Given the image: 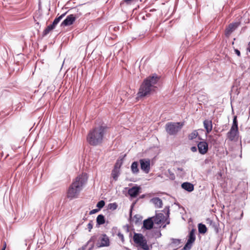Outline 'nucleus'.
Returning <instances> with one entry per match:
<instances>
[{
	"label": "nucleus",
	"instance_id": "nucleus-1",
	"mask_svg": "<svg viewBox=\"0 0 250 250\" xmlns=\"http://www.w3.org/2000/svg\"><path fill=\"white\" fill-rule=\"evenodd\" d=\"M107 127L99 125L90 129L86 136V141L91 146H97L102 144L106 134Z\"/></svg>",
	"mask_w": 250,
	"mask_h": 250
},
{
	"label": "nucleus",
	"instance_id": "nucleus-2",
	"mask_svg": "<svg viewBox=\"0 0 250 250\" xmlns=\"http://www.w3.org/2000/svg\"><path fill=\"white\" fill-rule=\"evenodd\" d=\"M160 80V77L156 74L149 76L146 78L139 89L137 93L139 97H144L149 95L152 92L155 91L157 86L155 84Z\"/></svg>",
	"mask_w": 250,
	"mask_h": 250
},
{
	"label": "nucleus",
	"instance_id": "nucleus-3",
	"mask_svg": "<svg viewBox=\"0 0 250 250\" xmlns=\"http://www.w3.org/2000/svg\"><path fill=\"white\" fill-rule=\"evenodd\" d=\"M87 179L86 173H83L76 177L67 190V197L70 199L78 197Z\"/></svg>",
	"mask_w": 250,
	"mask_h": 250
},
{
	"label": "nucleus",
	"instance_id": "nucleus-4",
	"mask_svg": "<svg viewBox=\"0 0 250 250\" xmlns=\"http://www.w3.org/2000/svg\"><path fill=\"white\" fill-rule=\"evenodd\" d=\"M184 123L183 122H170L166 125V130L170 135H175L181 130Z\"/></svg>",
	"mask_w": 250,
	"mask_h": 250
},
{
	"label": "nucleus",
	"instance_id": "nucleus-5",
	"mask_svg": "<svg viewBox=\"0 0 250 250\" xmlns=\"http://www.w3.org/2000/svg\"><path fill=\"white\" fill-rule=\"evenodd\" d=\"M133 239L135 244L143 250H149L147 241L142 234L135 233L133 236Z\"/></svg>",
	"mask_w": 250,
	"mask_h": 250
},
{
	"label": "nucleus",
	"instance_id": "nucleus-6",
	"mask_svg": "<svg viewBox=\"0 0 250 250\" xmlns=\"http://www.w3.org/2000/svg\"><path fill=\"white\" fill-rule=\"evenodd\" d=\"M227 136L229 141L237 142L239 137L238 129L230 128L229 131L227 134Z\"/></svg>",
	"mask_w": 250,
	"mask_h": 250
},
{
	"label": "nucleus",
	"instance_id": "nucleus-7",
	"mask_svg": "<svg viewBox=\"0 0 250 250\" xmlns=\"http://www.w3.org/2000/svg\"><path fill=\"white\" fill-rule=\"evenodd\" d=\"M194 232L195 231L193 229L190 231L188 241L183 248L184 250H189L191 248L192 244L195 240Z\"/></svg>",
	"mask_w": 250,
	"mask_h": 250
},
{
	"label": "nucleus",
	"instance_id": "nucleus-8",
	"mask_svg": "<svg viewBox=\"0 0 250 250\" xmlns=\"http://www.w3.org/2000/svg\"><path fill=\"white\" fill-rule=\"evenodd\" d=\"M110 244L109 239L107 236L104 234L99 238L97 243L98 248L109 246Z\"/></svg>",
	"mask_w": 250,
	"mask_h": 250
},
{
	"label": "nucleus",
	"instance_id": "nucleus-9",
	"mask_svg": "<svg viewBox=\"0 0 250 250\" xmlns=\"http://www.w3.org/2000/svg\"><path fill=\"white\" fill-rule=\"evenodd\" d=\"M239 22H233L229 24L226 28L225 34L227 37H229L230 35L237 28L239 25Z\"/></svg>",
	"mask_w": 250,
	"mask_h": 250
},
{
	"label": "nucleus",
	"instance_id": "nucleus-10",
	"mask_svg": "<svg viewBox=\"0 0 250 250\" xmlns=\"http://www.w3.org/2000/svg\"><path fill=\"white\" fill-rule=\"evenodd\" d=\"M140 163L141 169L146 173H148L150 171V161L149 159H140Z\"/></svg>",
	"mask_w": 250,
	"mask_h": 250
},
{
	"label": "nucleus",
	"instance_id": "nucleus-11",
	"mask_svg": "<svg viewBox=\"0 0 250 250\" xmlns=\"http://www.w3.org/2000/svg\"><path fill=\"white\" fill-rule=\"evenodd\" d=\"M199 152L203 155L206 154L208 149V144L205 141L200 142L197 145Z\"/></svg>",
	"mask_w": 250,
	"mask_h": 250
},
{
	"label": "nucleus",
	"instance_id": "nucleus-12",
	"mask_svg": "<svg viewBox=\"0 0 250 250\" xmlns=\"http://www.w3.org/2000/svg\"><path fill=\"white\" fill-rule=\"evenodd\" d=\"M75 19L71 14L67 16L66 18L61 23V26H67L72 25L75 21Z\"/></svg>",
	"mask_w": 250,
	"mask_h": 250
},
{
	"label": "nucleus",
	"instance_id": "nucleus-13",
	"mask_svg": "<svg viewBox=\"0 0 250 250\" xmlns=\"http://www.w3.org/2000/svg\"><path fill=\"white\" fill-rule=\"evenodd\" d=\"M165 219V216L162 213L156 214L155 216L152 217L154 223L158 225H159L164 222Z\"/></svg>",
	"mask_w": 250,
	"mask_h": 250
},
{
	"label": "nucleus",
	"instance_id": "nucleus-14",
	"mask_svg": "<svg viewBox=\"0 0 250 250\" xmlns=\"http://www.w3.org/2000/svg\"><path fill=\"white\" fill-rule=\"evenodd\" d=\"M140 189L138 187H133L128 189V193L131 197H136L139 194Z\"/></svg>",
	"mask_w": 250,
	"mask_h": 250
},
{
	"label": "nucleus",
	"instance_id": "nucleus-15",
	"mask_svg": "<svg viewBox=\"0 0 250 250\" xmlns=\"http://www.w3.org/2000/svg\"><path fill=\"white\" fill-rule=\"evenodd\" d=\"M154 221L152 218L145 220L143 222V227L146 229H150L153 227Z\"/></svg>",
	"mask_w": 250,
	"mask_h": 250
},
{
	"label": "nucleus",
	"instance_id": "nucleus-16",
	"mask_svg": "<svg viewBox=\"0 0 250 250\" xmlns=\"http://www.w3.org/2000/svg\"><path fill=\"white\" fill-rule=\"evenodd\" d=\"M203 125L206 130L207 133H209L212 129V123L211 120H205L203 122Z\"/></svg>",
	"mask_w": 250,
	"mask_h": 250
},
{
	"label": "nucleus",
	"instance_id": "nucleus-17",
	"mask_svg": "<svg viewBox=\"0 0 250 250\" xmlns=\"http://www.w3.org/2000/svg\"><path fill=\"white\" fill-rule=\"evenodd\" d=\"M85 11H84V8L82 6L77 8L76 12L71 14L74 17L75 20L80 17Z\"/></svg>",
	"mask_w": 250,
	"mask_h": 250
},
{
	"label": "nucleus",
	"instance_id": "nucleus-18",
	"mask_svg": "<svg viewBox=\"0 0 250 250\" xmlns=\"http://www.w3.org/2000/svg\"><path fill=\"white\" fill-rule=\"evenodd\" d=\"M181 244V240L178 239L172 238L171 239V242L169 244L170 247H174L175 249H177Z\"/></svg>",
	"mask_w": 250,
	"mask_h": 250
},
{
	"label": "nucleus",
	"instance_id": "nucleus-19",
	"mask_svg": "<svg viewBox=\"0 0 250 250\" xmlns=\"http://www.w3.org/2000/svg\"><path fill=\"white\" fill-rule=\"evenodd\" d=\"M182 188L188 192H191L194 189L193 185L188 182H185L182 184Z\"/></svg>",
	"mask_w": 250,
	"mask_h": 250
},
{
	"label": "nucleus",
	"instance_id": "nucleus-20",
	"mask_svg": "<svg viewBox=\"0 0 250 250\" xmlns=\"http://www.w3.org/2000/svg\"><path fill=\"white\" fill-rule=\"evenodd\" d=\"M151 202L157 208H161L163 205L162 201L158 197L153 198L151 200Z\"/></svg>",
	"mask_w": 250,
	"mask_h": 250
},
{
	"label": "nucleus",
	"instance_id": "nucleus-21",
	"mask_svg": "<svg viewBox=\"0 0 250 250\" xmlns=\"http://www.w3.org/2000/svg\"><path fill=\"white\" fill-rule=\"evenodd\" d=\"M131 169L133 173L136 174L139 171L137 162H133L131 166Z\"/></svg>",
	"mask_w": 250,
	"mask_h": 250
},
{
	"label": "nucleus",
	"instance_id": "nucleus-22",
	"mask_svg": "<svg viewBox=\"0 0 250 250\" xmlns=\"http://www.w3.org/2000/svg\"><path fill=\"white\" fill-rule=\"evenodd\" d=\"M198 231L199 233L204 234L207 231V229L206 226L203 224H198Z\"/></svg>",
	"mask_w": 250,
	"mask_h": 250
},
{
	"label": "nucleus",
	"instance_id": "nucleus-23",
	"mask_svg": "<svg viewBox=\"0 0 250 250\" xmlns=\"http://www.w3.org/2000/svg\"><path fill=\"white\" fill-rule=\"evenodd\" d=\"M97 223L99 225H103L105 223L104 217L102 214L99 215L97 217Z\"/></svg>",
	"mask_w": 250,
	"mask_h": 250
},
{
	"label": "nucleus",
	"instance_id": "nucleus-24",
	"mask_svg": "<svg viewBox=\"0 0 250 250\" xmlns=\"http://www.w3.org/2000/svg\"><path fill=\"white\" fill-rule=\"evenodd\" d=\"M65 14H63L61 15L59 17H57L54 20L52 24H51L54 28L56 27V25L61 20L64 16Z\"/></svg>",
	"mask_w": 250,
	"mask_h": 250
},
{
	"label": "nucleus",
	"instance_id": "nucleus-25",
	"mask_svg": "<svg viewBox=\"0 0 250 250\" xmlns=\"http://www.w3.org/2000/svg\"><path fill=\"white\" fill-rule=\"evenodd\" d=\"M120 173V170L113 169L112 171L111 176L115 181H116L118 179V176Z\"/></svg>",
	"mask_w": 250,
	"mask_h": 250
},
{
	"label": "nucleus",
	"instance_id": "nucleus-26",
	"mask_svg": "<svg viewBox=\"0 0 250 250\" xmlns=\"http://www.w3.org/2000/svg\"><path fill=\"white\" fill-rule=\"evenodd\" d=\"M198 135L197 131L195 130L188 135V138L189 140H192L196 138Z\"/></svg>",
	"mask_w": 250,
	"mask_h": 250
},
{
	"label": "nucleus",
	"instance_id": "nucleus-27",
	"mask_svg": "<svg viewBox=\"0 0 250 250\" xmlns=\"http://www.w3.org/2000/svg\"><path fill=\"white\" fill-rule=\"evenodd\" d=\"M55 28L51 24L48 26L43 31V36H46Z\"/></svg>",
	"mask_w": 250,
	"mask_h": 250
},
{
	"label": "nucleus",
	"instance_id": "nucleus-28",
	"mask_svg": "<svg viewBox=\"0 0 250 250\" xmlns=\"http://www.w3.org/2000/svg\"><path fill=\"white\" fill-rule=\"evenodd\" d=\"M231 128H233L238 129V122L237 120V117L234 116L233 119V123Z\"/></svg>",
	"mask_w": 250,
	"mask_h": 250
},
{
	"label": "nucleus",
	"instance_id": "nucleus-29",
	"mask_svg": "<svg viewBox=\"0 0 250 250\" xmlns=\"http://www.w3.org/2000/svg\"><path fill=\"white\" fill-rule=\"evenodd\" d=\"M122 165V162L121 160H117L114 166V169L120 170V168Z\"/></svg>",
	"mask_w": 250,
	"mask_h": 250
},
{
	"label": "nucleus",
	"instance_id": "nucleus-30",
	"mask_svg": "<svg viewBox=\"0 0 250 250\" xmlns=\"http://www.w3.org/2000/svg\"><path fill=\"white\" fill-rule=\"evenodd\" d=\"M104 201L103 200H101L97 203V207H98L99 208L98 209H99L100 210L101 208H103L104 207Z\"/></svg>",
	"mask_w": 250,
	"mask_h": 250
},
{
	"label": "nucleus",
	"instance_id": "nucleus-31",
	"mask_svg": "<svg viewBox=\"0 0 250 250\" xmlns=\"http://www.w3.org/2000/svg\"><path fill=\"white\" fill-rule=\"evenodd\" d=\"M118 207V205L116 203H111L108 205V208L110 209L115 210Z\"/></svg>",
	"mask_w": 250,
	"mask_h": 250
},
{
	"label": "nucleus",
	"instance_id": "nucleus-32",
	"mask_svg": "<svg viewBox=\"0 0 250 250\" xmlns=\"http://www.w3.org/2000/svg\"><path fill=\"white\" fill-rule=\"evenodd\" d=\"M92 228H93L92 221H90L87 225V229H88L89 231H90Z\"/></svg>",
	"mask_w": 250,
	"mask_h": 250
},
{
	"label": "nucleus",
	"instance_id": "nucleus-33",
	"mask_svg": "<svg viewBox=\"0 0 250 250\" xmlns=\"http://www.w3.org/2000/svg\"><path fill=\"white\" fill-rule=\"evenodd\" d=\"M118 236L119 238L121 239L122 242H124V237L123 234L121 233H118Z\"/></svg>",
	"mask_w": 250,
	"mask_h": 250
},
{
	"label": "nucleus",
	"instance_id": "nucleus-34",
	"mask_svg": "<svg viewBox=\"0 0 250 250\" xmlns=\"http://www.w3.org/2000/svg\"><path fill=\"white\" fill-rule=\"evenodd\" d=\"M99 209H92L90 211V213L89 214H94L97 212H98L99 211Z\"/></svg>",
	"mask_w": 250,
	"mask_h": 250
},
{
	"label": "nucleus",
	"instance_id": "nucleus-35",
	"mask_svg": "<svg viewBox=\"0 0 250 250\" xmlns=\"http://www.w3.org/2000/svg\"><path fill=\"white\" fill-rule=\"evenodd\" d=\"M234 51L238 56L240 57L241 56L240 52L238 49H235Z\"/></svg>",
	"mask_w": 250,
	"mask_h": 250
},
{
	"label": "nucleus",
	"instance_id": "nucleus-36",
	"mask_svg": "<svg viewBox=\"0 0 250 250\" xmlns=\"http://www.w3.org/2000/svg\"><path fill=\"white\" fill-rule=\"evenodd\" d=\"M190 149L192 152H196L197 149L196 146H192Z\"/></svg>",
	"mask_w": 250,
	"mask_h": 250
},
{
	"label": "nucleus",
	"instance_id": "nucleus-37",
	"mask_svg": "<svg viewBox=\"0 0 250 250\" xmlns=\"http://www.w3.org/2000/svg\"><path fill=\"white\" fill-rule=\"evenodd\" d=\"M6 248V242H4L3 244V247L1 250H5Z\"/></svg>",
	"mask_w": 250,
	"mask_h": 250
},
{
	"label": "nucleus",
	"instance_id": "nucleus-38",
	"mask_svg": "<svg viewBox=\"0 0 250 250\" xmlns=\"http://www.w3.org/2000/svg\"><path fill=\"white\" fill-rule=\"evenodd\" d=\"M132 0H125V1L127 3H130V2L132 1Z\"/></svg>",
	"mask_w": 250,
	"mask_h": 250
},
{
	"label": "nucleus",
	"instance_id": "nucleus-39",
	"mask_svg": "<svg viewBox=\"0 0 250 250\" xmlns=\"http://www.w3.org/2000/svg\"><path fill=\"white\" fill-rule=\"evenodd\" d=\"M178 170L182 171L183 169L182 168H178Z\"/></svg>",
	"mask_w": 250,
	"mask_h": 250
},
{
	"label": "nucleus",
	"instance_id": "nucleus-40",
	"mask_svg": "<svg viewBox=\"0 0 250 250\" xmlns=\"http://www.w3.org/2000/svg\"><path fill=\"white\" fill-rule=\"evenodd\" d=\"M248 50L250 52V47H249V48H248Z\"/></svg>",
	"mask_w": 250,
	"mask_h": 250
}]
</instances>
